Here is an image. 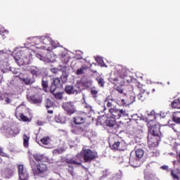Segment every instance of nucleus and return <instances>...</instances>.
Masks as SVG:
<instances>
[{
  "label": "nucleus",
  "instance_id": "1",
  "mask_svg": "<svg viewBox=\"0 0 180 180\" xmlns=\"http://www.w3.org/2000/svg\"><path fill=\"white\" fill-rule=\"evenodd\" d=\"M30 40L37 49H41L42 50H46V51H51L53 49L58 47V44L53 41L49 35L32 37Z\"/></svg>",
  "mask_w": 180,
  "mask_h": 180
},
{
  "label": "nucleus",
  "instance_id": "2",
  "mask_svg": "<svg viewBox=\"0 0 180 180\" xmlns=\"http://www.w3.org/2000/svg\"><path fill=\"white\" fill-rule=\"evenodd\" d=\"M108 81L116 86L115 90L117 91L119 94H123L122 86L124 84H129L130 82V76L127 75L126 72H121L120 77H117L116 74L114 73L110 75Z\"/></svg>",
  "mask_w": 180,
  "mask_h": 180
},
{
  "label": "nucleus",
  "instance_id": "3",
  "mask_svg": "<svg viewBox=\"0 0 180 180\" xmlns=\"http://www.w3.org/2000/svg\"><path fill=\"white\" fill-rule=\"evenodd\" d=\"M83 161L87 162V161H91V150H86L83 148V151L77 155L75 158L70 159L67 160L68 164H71L72 165H81Z\"/></svg>",
  "mask_w": 180,
  "mask_h": 180
},
{
  "label": "nucleus",
  "instance_id": "4",
  "mask_svg": "<svg viewBox=\"0 0 180 180\" xmlns=\"http://www.w3.org/2000/svg\"><path fill=\"white\" fill-rule=\"evenodd\" d=\"M6 136L8 137H15L20 133V127L18 124H13L4 129Z\"/></svg>",
  "mask_w": 180,
  "mask_h": 180
},
{
  "label": "nucleus",
  "instance_id": "5",
  "mask_svg": "<svg viewBox=\"0 0 180 180\" xmlns=\"http://www.w3.org/2000/svg\"><path fill=\"white\" fill-rule=\"evenodd\" d=\"M36 57L41 61H44V63H54L57 58V56H56L53 52L48 53L46 56H43L40 53H37Z\"/></svg>",
  "mask_w": 180,
  "mask_h": 180
},
{
  "label": "nucleus",
  "instance_id": "6",
  "mask_svg": "<svg viewBox=\"0 0 180 180\" xmlns=\"http://www.w3.org/2000/svg\"><path fill=\"white\" fill-rule=\"evenodd\" d=\"M15 63L18 65H24V64H29L30 60L26 55H20V52H17L15 56H14Z\"/></svg>",
  "mask_w": 180,
  "mask_h": 180
},
{
  "label": "nucleus",
  "instance_id": "7",
  "mask_svg": "<svg viewBox=\"0 0 180 180\" xmlns=\"http://www.w3.org/2000/svg\"><path fill=\"white\" fill-rule=\"evenodd\" d=\"M18 176L20 180H28L29 179V172L27 169L25 168L23 165H20L18 166Z\"/></svg>",
  "mask_w": 180,
  "mask_h": 180
},
{
  "label": "nucleus",
  "instance_id": "8",
  "mask_svg": "<svg viewBox=\"0 0 180 180\" xmlns=\"http://www.w3.org/2000/svg\"><path fill=\"white\" fill-rule=\"evenodd\" d=\"M91 71L93 77L98 82V86H101V88H103V86H105V79L102 77V76H101V74H99L98 71L94 70H91Z\"/></svg>",
  "mask_w": 180,
  "mask_h": 180
},
{
  "label": "nucleus",
  "instance_id": "9",
  "mask_svg": "<svg viewBox=\"0 0 180 180\" xmlns=\"http://www.w3.org/2000/svg\"><path fill=\"white\" fill-rule=\"evenodd\" d=\"M47 169V165L40 162L37 165V169H33V173L34 175H39V174H44Z\"/></svg>",
  "mask_w": 180,
  "mask_h": 180
},
{
  "label": "nucleus",
  "instance_id": "10",
  "mask_svg": "<svg viewBox=\"0 0 180 180\" xmlns=\"http://www.w3.org/2000/svg\"><path fill=\"white\" fill-rule=\"evenodd\" d=\"M160 129V124H155L148 127L149 133L152 134V136H155L156 137H159V136L161 134Z\"/></svg>",
  "mask_w": 180,
  "mask_h": 180
},
{
  "label": "nucleus",
  "instance_id": "11",
  "mask_svg": "<svg viewBox=\"0 0 180 180\" xmlns=\"http://www.w3.org/2000/svg\"><path fill=\"white\" fill-rule=\"evenodd\" d=\"M63 109L67 112L68 115L75 113V106L73 102H67L63 104Z\"/></svg>",
  "mask_w": 180,
  "mask_h": 180
},
{
  "label": "nucleus",
  "instance_id": "12",
  "mask_svg": "<svg viewBox=\"0 0 180 180\" xmlns=\"http://www.w3.org/2000/svg\"><path fill=\"white\" fill-rule=\"evenodd\" d=\"M41 144H39V146H41V147H44V148H53V145H51V139L49 136H44L41 139Z\"/></svg>",
  "mask_w": 180,
  "mask_h": 180
},
{
  "label": "nucleus",
  "instance_id": "13",
  "mask_svg": "<svg viewBox=\"0 0 180 180\" xmlns=\"http://www.w3.org/2000/svg\"><path fill=\"white\" fill-rule=\"evenodd\" d=\"M116 120V118L110 117V115H108L105 120V126L108 127H115V126H116V123H117Z\"/></svg>",
  "mask_w": 180,
  "mask_h": 180
},
{
  "label": "nucleus",
  "instance_id": "14",
  "mask_svg": "<svg viewBox=\"0 0 180 180\" xmlns=\"http://www.w3.org/2000/svg\"><path fill=\"white\" fill-rule=\"evenodd\" d=\"M129 163L131 164V167H134V168H139V167L141 165L140 159L131 156L129 158Z\"/></svg>",
  "mask_w": 180,
  "mask_h": 180
},
{
  "label": "nucleus",
  "instance_id": "15",
  "mask_svg": "<svg viewBox=\"0 0 180 180\" xmlns=\"http://www.w3.org/2000/svg\"><path fill=\"white\" fill-rule=\"evenodd\" d=\"M148 95H150V92L144 90L137 95V98L139 101H141V102H144L146 99H148Z\"/></svg>",
  "mask_w": 180,
  "mask_h": 180
},
{
  "label": "nucleus",
  "instance_id": "16",
  "mask_svg": "<svg viewBox=\"0 0 180 180\" xmlns=\"http://www.w3.org/2000/svg\"><path fill=\"white\" fill-rule=\"evenodd\" d=\"M108 112L110 114V116L115 117V120L119 119V109L115 107L108 109Z\"/></svg>",
  "mask_w": 180,
  "mask_h": 180
},
{
  "label": "nucleus",
  "instance_id": "17",
  "mask_svg": "<svg viewBox=\"0 0 180 180\" xmlns=\"http://www.w3.org/2000/svg\"><path fill=\"white\" fill-rule=\"evenodd\" d=\"M65 91L66 94H68L69 95H72L74 94H78V90H76L74 89V86L70 85V86H66L65 88Z\"/></svg>",
  "mask_w": 180,
  "mask_h": 180
},
{
  "label": "nucleus",
  "instance_id": "18",
  "mask_svg": "<svg viewBox=\"0 0 180 180\" xmlns=\"http://www.w3.org/2000/svg\"><path fill=\"white\" fill-rule=\"evenodd\" d=\"M30 101L32 103L35 105H39V103H41V102H43V99L41 98V97L38 96H30Z\"/></svg>",
  "mask_w": 180,
  "mask_h": 180
},
{
  "label": "nucleus",
  "instance_id": "19",
  "mask_svg": "<svg viewBox=\"0 0 180 180\" xmlns=\"http://www.w3.org/2000/svg\"><path fill=\"white\" fill-rule=\"evenodd\" d=\"M51 92L53 94L56 99H63V92H56V88L54 86L51 87Z\"/></svg>",
  "mask_w": 180,
  "mask_h": 180
},
{
  "label": "nucleus",
  "instance_id": "20",
  "mask_svg": "<svg viewBox=\"0 0 180 180\" xmlns=\"http://www.w3.org/2000/svg\"><path fill=\"white\" fill-rule=\"evenodd\" d=\"M172 120L176 124H180V111L173 112Z\"/></svg>",
  "mask_w": 180,
  "mask_h": 180
},
{
  "label": "nucleus",
  "instance_id": "21",
  "mask_svg": "<svg viewBox=\"0 0 180 180\" xmlns=\"http://www.w3.org/2000/svg\"><path fill=\"white\" fill-rule=\"evenodd\" d=\"M82 84L84 89H89L91 86V80L89 79H87L86 77H84L82 79Z\"/></svg>",
  "mask_w": 180,
  "mask_h": 180
},
{
  "label": "nucleus",
  "instance_id": "22",
  "mask_svg": "<svg viewBox=\"0 0 180 180\" xmlns=\"http://www.w3.org/2000/svg\"><path fill=\"white\" fill-rule=\"evenodd\" d=\"M105 103H107L106 106L108 109H112L114 107L113 103H115V100L110 98V96H108L105 100Z\"/></svg>",
  "mask_w": 180,
  "mask_h": 180
},
{
  "label": "nucleus",
  "instance_id": "23",
  "mask_svg": "<svg viewBox=\"0 0 180 180\" xmlns=\"http://www.w3.org/2000/svg\"><path fill=\"white\" fill-rule=\"evenodd\" d=\"M73 122L75 124H82L85 122V118L81 116H77L73 118Z\"/></svg>",
  "mask_w": 180,
  "mask_h": 180
},
{
  "label": "nucleus",
  "instance_id": "24",
  "mask_svg": "<svg viewBox=\"0 0 180 180\" xmlns=\"http://www.w3.org/2000/svg\"><path fill=\"white\" fill-rule=\"evenodd\" d=\"M33 157L35 161H47V157L44 156V155L35 154L33 155Z\"/></svg>",
  "mask_w": 180,
  "mask_h": 180
},
{
  "label": "nucleus",
  "instance_id": "25",
  "mask_svg": "<svg viewBox=\"0 0 180 180\" xmlns=\"http://www.w3.org/2000/svg\"><path fill=\"white\" fill-rule=\"evenodd\" d=\"M98 92H99V89H98V87L92 86L91 88V94L92 98H94V99H96Z\"/></svg>",
  "mask_w": 180,
  "mask_h": 180
},
{
  "label": "nucleus",
  "instance_id": "26",
  "mask_svg": "<svg viewBox=\"0 0 180 180\" xmlns=\"http://www.w3.org/2000/svg\"><path fill=\"white\" fill-rule=\"evenodd\" d=\"M120 117H129L127 111L123 109H119L118 119H120Z\"/></svg>",
  "mask_w": 180,
  "mask_h": 180
},
{
  "label": "nucleus",
  "instance_id": "27",
  "mask_svg": "<svg viewBox=\"0 0 180 180\" xmlns=\"http://www.w3.org/2000/svg\"><path fill=\"white\" fill-rule=\"evenodd\" d=\"M15 115L18 117V119H19L20 120H22V122H30L29 117H27L23 114H18V112H16Z\"/></svg>",
  "mask_w": 180,
  "mask_h": 180
},
{
  "label": "nucleus",
  "instance_id": "28",
  "mask_svg": "<svg viewBox=\"0 0 180 180\" xmlns=\"http://www.w3.org/2000/svg\"><path fill=\"white\" fill-rule=\"evenodd\" d=\"M135 154L136 158H139L140 160L144 156V150L141 148H139L135 151Z\"/></svg>",
  "mask_w": 180,
  "mask_h": 180
},
{
  "label": "nucleus",
  "instance_id": "29",
  "mask_svg": "<svg viewBox=\"0 0 180 180\" xmlns=\"http://www.w3.org/2000/svg\"><path fill=\"white\" fill-rule=\"evenodd\" d=\"M172 108H173L174 109H180V98H179L176 100H174L172 103Z\"/></svg>",
  "mask_w": 180,
  "mask_h": 180
},
{
  "label": "nucleus",
  "instance_id": "30",
  "mask_svg": "<svg viewBox=\"0 0 180 180\" xmlns=\"http://www.w3.org/2000/svg\"><path fill=\"white\" fill-rule=\"evenodd\" d=\"M0 34L2 36L3 39H6V35L9 34V31L4 27H0Z\"/></svg>",
  "mask_w": 180,
  "mask_h": 180
},
{
  "label": "nucleus",
  "instance_id": "31",
  "mask_svg": "<svg viewBox=\"0 0 180 180\" xmlns=\"http://www.w3.org/2000/svg\"><path fill=\"white\" fill-rule=\"evenodd\" d=\"M22 139H23V146L24 147L27 148V147H29V140L30 137L27 136V135L26 134H24L22 136Z\"/></svg>",
  "mask_w": 180,
  "mask_h": 180
},
{
  "label": "nucleus",
  "instance_id": "32",
  "mask_svg": "<svg viewBox=\"0 0 180 180\" xmlns=\"http://www.w3.org/2000/svg\"><path fill=\"white\" fill-rule=\"evenodd\" d=\"M13 175V170L12 169H6L4 172V176L6 178H11Z\"/></svg>",
  "mask_w": 180,
  "mask_h": 180
},
{
  "label": "nucleus",
  "instance_id": "33",
  "mask_svg": "<svg viewBox=\"0 0 180 180\" xmlns=\"http://www.w3.org/2000/svg\"><path fill=\"white\" fill-rule=\"evenodd\" d=\"M31 74H32L35 77H39V74H40V70L37 67H32L31 68Z\"/></svg>",
  "mask_w": 180,
  "mask_h": 180
},
{
  "label": "nucleus",
  "instance_id": "34",
  "mask_svg": "<svg viewBox=\"0 0 180 180\" xmlns=\"http://www.w3.org/2000/svg\"><path fill=\"white\" fill-rule=\"evenodd\" d=\"M148 117H152L150 122L153 120H155L157 119V116H160L158 114H155V111L152 110L149 114H148Z\"/></svg>",
  "mask_w": 180,
  "mask_h": 180
},
{
  "label": "nucleus",
  "instance_id": "35",
  "mask_svg": "<svg viewBox=\"0 0 180 180\" xmlns=\"http://www.w3.org/2000/svg\"><path fill=\"white\" fill-rule=\"evenodd\" d=\"M60 84H61V80L58 78H56L53 79L51 86H53V88H56V89H57V86H58Z\"/></svg>",
  "mask_w": 180,
  "mask_h": 180
},
{
  "label": "nucleus",
  "instance_id": "36",
  "mask_svg": "<svg viewBox=\"0 0 180 180\" xmlns=\"http://www.w3.org/2000/svg\"><path fill=\"white\" fill-rule=\"evenodd\" d=\"M19 78L20 79H21L22 81H23V82H25V84L26 85H30V84L32 83V81L30 80V77H27V78H22V75H19Z\"/></svg>",
  "mask_w": 180,
  "mask_h": 180
},
{
  "label": "nucleus",
  "instance_id": "37",
  "mask_svg": "<svg viewBox=\"0 0 180 180\" xmlns=\"http://www.w3.org/2000/svg\"><path fill=\"white\" fill-rule=\"evenodd\" d=\"M45 106L46 109H50L51 108H53V101L51 100L46 98L45 100Z\"/></svg>",
  "mask_w": 180,
  "mask_h": 180
},
{
  "label": "nucleus",
  "instance_id": "38",
  "mask_svg": "<svg viewBox=\"0 0 180 180\" xmlns=\"http://www.w3.org/2000/svg\"><path fill=\"white\" fill-rule=\"evenodd\" d=\"M41 86L44 89L49 88V80L46 79V77H44L41 80Z\"/></svg>",
  "mask_w": 180,
  "mask_h": 180
},
{
  "label": "nucleus",
  "instance_id": "39",
  "mask_svg": "<svg viewBox=\"0 0 180 180\" xmlns=\"http://www.w3.org/2000/svg\"><path fill=\"white\" fill-rule=\"evenodd\" d=\"M84 129L81 127H77L72 129V133H74L75 134H79V133H82Z\"/></svg>",
  "mask_w": 180,
  "mask_h": 180
},
{
  "label": "nucleus",
  "instance_id": "40",
  "mask_svg": "<svg viewBox=\"0 0 180 180\" xmlns=\"http://www.w3.org/2000/svg\"><path fill=\"white\" fill-rule=\"evenodd\" d=\"M126 149V143H124V141H120V145H119V151H124Z\"/></svg>",
  "mask_w": 180,
  "mask_h": 180
},
{
  "label": "nucleus",
  "instance_id": "41",
  "mask_svg": "<svg viewBox=\"0 0 180 180\" xmlns=\"http://www.w3.org/2000/svg\"><path fill=\"white\" fill-rule=\"evenodd\" d=\"M65 151V149L63 147L61 148H58L57 149H55L53 150V154H62Z\"/></svg>",
  "mask_w": 180,
  "mask_h": 180
},
{
  "label": "nucleus",
  "instance_id": "42",
  "mask_svg": "<svg viewBox=\"0 0 180 180\" xmlns=\"http://www.w3.org/2000/svg\"><path fill=\"white\" fill-rule=\"evenodd\" d=\"M86 70V68L82 67L77 70L76 74L77 75H82V74H85Z\"/></svg>",
  "mask_w": 180,
  "mask_h": 180
},
{
  "label": "nucleus",
  "instance_id": "43",
  "mask_svg": "<svg viewBox=\"0 0 180 180\" xmlns=\"http://www.w3.org/2000/svg\"><path fill=\"white\" fill-rule=\"evenodd\" d=\"M60 59L62 61L67 63L68 61V55L65 53H62L60 56Z\"/></svg>",
  "mask_w": 180,
  "mask_h": 180
},
{
  "label": "nucleus",
  "instance_id": "44",
  "mask_svg": "<svg viewBox=\"0 0 180 180\" xmlns=\"http://www.w3.org/2000/svg\"><path fill=\"white\" fill-rule=\"evenodd\" d=\"M68 78V75H67V73H62L60 79H61L63 84H65V82H67Z\"/></svg>",
  "mask_w": 180,
  "mask_h": 180
},
{
  "label": "nucleus",
  "instance_id": "45",
  "mask_svg": "<svg viewBox=\"0 0 180 180\" xmlns=\"http://www.w3.org/2000/svg\"><path fill=\"white\" fill-rule=\"evenodd\" d=\"M59 71H61L62 74H67V66L65 65H59Z\"/></svg>",
  "mask_w": 180,
  "mask_h": 180
},
{
  "label": "nucleus",
  "instance_id": "46",
  "mask_svg": "<svg viewBox=\"0 0 180 180\" xmlns=\"http://www.w3.org/2000/svg\"><path fill=\"white\" fill-rule=\"evenodd\" d=\"M170 174L174 180H179V176H178V174L175 172V170H172Z\"/></svg>",
  "mask_w": 180,
  "mask_h": 180
},
{
  "label": "nucleus",
  "instance_id": "47",
  "mask_svg": "<svg viewBox=\"0 0 180 180\" xmlns=\"http://www.w3.org/2000/svg\"><path fill=\"white\" fill-rule=\"evenodd\" d=\"M103 123V122L102 121V117H98L96 120V126H99V124L101 126H102V124Z\"/></svg>",
  "mask_w": 180,
  "mask_h": 180
},
{
  "label": "nucleus",
  "instance_id": "48",
  "mask_svg": "<svg viewBox=\"0 0 180 180\" xmlns=\"http://www.w3.org/2000/svg\"><path fill=\"white\" fill-rule=\"evenodd\" d=\"M95 158H98V153L91 151V160H95Z\"/></svg>",
  "mask_w": 180,
  "mask_h": 180
},
{
  "label": "nucleus",
  "instance_id": "49",
  "mask_svg": "<svg viewBox=\"0 0 180 180\" xmlns=\"http://www.w3.org/2000/svg\"><path fill=\"white\" fill-rule=\"evenodd\" d=\"M120 144V141H117L113 143L112 148L114 150H119V146Z\"/></svg>",
  "mask_w": 180,
  "mask_h": 180
},
{
  "label": "nucleus",
  "instance_id": "50",
  "mask_svg": "<svg viewBox=\"0 0 180 180\" xmlns=\"http://www.w3.org/2000/svg\"><path fill=\"white\" fill-rule=\"evenodd\" d=\"M95 60L98 64H102V63H103V59L99 56L95 58Z\"/></svg>",
  "mask_w": 180,
  "mask_h": 180
},
{
  "label": "nucleus",
  "instance_id": "51",
  "mask_svg": "<svg viewBox=\"0 0 180 180\" xmlns=\"http://www.w3.org/2000/svg\"><path fill=\"white\" fill-rule=\"evenodd\" d=\"M51 71L53 73V74H57L60 70H59V68L58 67V68H51Z\"/></svg>",
  "mask_w": 180,
  "mask_h": 180
},
{
  "label": "nucleus",
  "instance_id": "52",
  "mask_svg": "<svg viewBox=\"0 0 180 180\" xmlns=\"http://www.w3.org/2000/svg\"><path fill=\"white\" fill-rule=\"evenodd\" d=\"M68 171H69V172L72 175V172H74V168L72 167V165H69L68 166Z\"/></svg>",
  "mask_w": 180,
  "mask_h": 180
},
{
  "label": "nucleus",
  "instance_id": "53",
  "mask_svg": "<svg viewBox=\"0 0 180 180\" xmlns=\"http://www.w3.org/2000/svg\"><path fill=\"white\" fill-rule=\"evenodd\" d=\"M121 105H122L123 106H127V105H129V103H127V102H126V100L122 99L121 100Z\"/></svg>",
  "mask_w": 180,
  "mask_h": 180
},
{
  "label": "nucleus",
  "instance_id": "54",
  "mask_svg": "<svg viewBox=\"0 0 180 180\" xmlns=\"http://www.w3.org/2000/svg\"><path fill=\"white\" fill-rule=\"evenodd\" d=\"M0 154H1V155H3V157H8V155L6 153H4L2 152V149H1V148H0Z\"/></svg>",
  "mask_w": 180,
  "mask_h": 180
},
{
  "label": "nucleus",
  "instance_id": "55",
  "mask_svg": "<svg viewBox=\"0 0 180 180\" xmlns=\"http://www.w3.org/2000/svg\"><path fill=\"white\" fill-rule=\"evenodd\" d=\"M161 169H168V166H167V165H163V166L161 167Z\"/></svg>",
  "mask_w": 180,
  "mask_h": 180
},
{
  "label": "nucleus",
  "instance_id": "56",
  "mask_svg": "<svg viewBox=\"0 0 180 180\" xmlns=\"http://www.w3.org/2000/svg\"><path fill=\"white\" fill-rule=\"evenodd\" d=\"M5 101L6 102V103H11V99H9V98H6Z\"/></svg>",
  "mask_w": 180,
  "mask_h": 180
},
{
  "label": "nucleus",
  "instance_id": "57",
  "mask_svg": "<svg viewBox=\"0 0 180 180\" xmlns=\"http://www.w3.org/2000/svg\"><path fill=\"white\" fill-rule=\"evenodd\" d=\"M84 108H85V109H89L91 108V106L86 105H86L84 106Z\"/></svg>",
  "mask_w": 180,
  "mask_h": 180
},
{
  "label": "nucleus",
  "instance_id": "58",
  "mask_svg": "<svg viewBox=\"0 0 180 180\" xmlns=\"http://www.w3.org/2000/svg\"><path fill=\"white\" fill-rule=\"evenodd\" d=\"M48 113L52 114L53 113V110H48Z\"/></svg>",
  "mask_w": 180,
  "mask_h": 180
},
{
  "label": "nucleus",
  "instance_id": "59",
  "mask_svg": "<svg viewBox=\"0 0 180 180\" xmlns=\"http://www.w3.org/2000/svg\"><path fill=\"white\" fill-rule=\"evenodd\" d=\"M133 120L135 122L136 120H134V119H133V118H131V119H129V122H133Z\"/></svg>",
  "mask_w": 180,
  "mask_h": 180
},
{
  "label": "nucleus",
  "instance_id": "60",
  "mask_svg": "<svg viewBox=\"0 0 180 180\" xmlns=\"http://www.w3.org/2000/svg\"><path fill=\"white\" fill-rule=\"evenodd\" d=\"M141 86H143V85L139 84V85L138 86V88H141Z\"/></svg>",
  "mask_w": 180,
  "mask_h": 180
},
{
  "label": "nucleus",
  "instance_id": "61",
  "mask_svg": "<svg viewBox=\"0 0 180 180\" xmlns=\"http://www.w3.org/2000/svg\"><path fill=\"white\" fill-rule=\"evenodd\" d=\"M83 99L84 100V102H86L85 101V96H83Z\"/></svg>",
  "mask_w": 180,
  "mask_h": 180
},
{
  "label": "nucleus",
  "instance_id": "62",
  "mask_svg": "<svg viewBox=\"0 0 180 180\" xmlns=\"http://www.w3.org/2000/svg\"><path fill=\"white\" fill-rule=\"evenodd\" d=\"M93 122H95V119L92 118Z\"/></svg>",
  "mask_w": 180,
  "mask_h": 180
},
{
  "label": "nucleus",
  "instance_id": "63",
  "mask_svg": "<svg viewBox=\"0 0 180 180\" xmlns=\"http://www.w3.org/2000/svg\"><path fill=\"white\" fill-rule=\"evenodd\" d=\"M153 91H155V89H153Z\"/></svg>",
  "mask_w": 180,
  "mask_h": 180
}]
</instances>
